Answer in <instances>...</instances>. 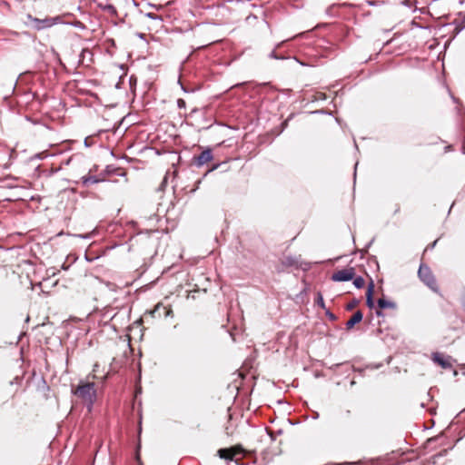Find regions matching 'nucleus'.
Here are the masks:
<instances>
[{"mask_svg": "<svg viewBox=\"0 0 465 465\" xmlns=\"http://www.w3.org/2000/svg\"><path fill=\"white\" fill-rule=\"evenodd\" d=\"M73 393L86 402L91 408L96 399V390L94 382H80L78 386L73 390Z\"/></svg>", "mask_w": 465, "mask_h": 465, "instance_id": "nucleus-1", "label": "nucleus"}, {"mask_svg": "<svg viewBox=\"0 0 465 465\" xmlns=\"http://www.w3.org/2000/svg\"><path fill=\"white\" fill-rule=\"evenodd\" d=\"M98 368V364L94 365V371H96V369Z\"/></svg>", "mask_w": 465, "mask_h": 465, "instance_id": "nucleus-32", "label": "nucleus"}, {"mask_svg": "<svg viewBox=\"0 0 465 465\" xmlns=\"http://www.w3.org/2000/svg\"><path fill=\"white\" fill-rule=\"evenodd\" d=\"M284 42H285V41H282V42L278 43V44L275 45V49H273V50L269 54V55H268L271 59H276V60H282V59H285V57H284V56H282V55H279V54L276 53V49L281 48V47L283 45Z\"/></svg>", "mask_w": 465, "mask_h": 465, "instance_id": "nucleus-12", "label": "nucleus"}, {"mask_svg": "<svg viewBox=\"0 0 465 465\" xmlns=\"http://www.w3.org/2000/svg\"><path fill=\"white\" fill-rule=\"evenodd\" d=\"M242 450H243L241 446H236L229 449L223 448L218 450V455L221 459L231 460L233 459L235 455H237L238 453H242Z\"/></svg>", "mask_w": 465, "mask_h": 465, "instance_id": "nucleus-5", "label": "nucleus"}, {"mask_svg": "<svg viewBox=\"0 0 465 465\" xmlns=\"http://www.w3.org/2000/svg\"><path fill=\"white\" fill-rule=\"evenodd\" d=\"M377 305L380 308V310L376 311V315L379 317L383 316V312H381V310H383V309H393L394 310L397 308V305L394 302L388 301L384 298L378 299Z\"/></svg>", "mask_w": 465, "mask_h": 465, "instance_id": "nucleus-6", "label": "nucleus"}, {"mask_svg": "<svg viewBox=\"0 0 465 465\" xmlns=\"http://www.w3.org/2000/svg\"><path fill=\"white\" fill-rule=\"evenodd\" d=\"M373 292H374V282L371 281L367 287L366 292V304L370 309L374 307V300H373Z\"/></svg>", "mask_w": 465, "mask_h": 465, "instance_id": "nucleus-9", "label": "nucleus"}, {"mask_svg": "<svg viewBox=\"0 0 465 465\" xmlns=\"http://www.w3.org/2000/svg\"><path fill=\"white\" fill-rule=\"evenodd\" d=\"M252 19L255 20V19H257V16H256V15H248V16L246 17V21H247L248 23H251V20H252Z\"/></svg>", "mask_w": 465, "mask_h": 465, "instance_id": "nucleus-23", "label": "nucleus"}, {"mask_svg": "<svg viewBox=\"0 0 465 465\" xmlns=\"http://www.w3.org/2000/svg\"><path fill=\"white\" fill-rule=\"evenodd\" d=\"M264 24L266 25V26L271 29V26H270V24L267 22V21H264ZM272 32V30H270Z\"/></svg>", "mask_w": 465, "mask_h": 465, "instance_id": "nucleus-29", "label": "nucleus"}, {"mask_svg": "<svg viewBox=\"0 0 465 465\" xmlns=\"http://www.w3.org/2000/svg\"><path fill=\"white\" fill-rule=\"evenodd\" d=\"M418 276L430 289L434 292L438 291L437 282L429 266L421 263L418 271Z\"/></svg>", "mask_w": 465, "mask_h": 465, "instance_id": "nucleus-2", "label": "nucleus"}, {"mask_svg": "<svg viewBox=\"0 0 465 465\" xmlns=\"http://www.w3.org/2000/svg\"><path fill=\"white\" fill-rule=\"evenodd\" d=\"M160 304L156 305L154 310L152 312L153 315L154 316V313L160 309Z\"/></svg>", "mask_w": 465, "mask_h": 465, "instance_id": "nucleus-26", "label": "nucleus"}, {"mask_svg": "<svg viewBox=\"0 0 465 465\" xmlns=\"http://www.w3.org/2000/svg\"><path fill=\"white\" fill-rule=\"evenodd\" d=\"M167 179H168V178H167V176L165 175V176H164V178L163 179V181H162V183H161L160 186H159V191H163V190H164V188H165V186H166V184H167Z\"/></svg>", "mask_w": 465, "mask_h": 465, "instance_id": "nucleus-19", "label": "nucleus"}, {"mask_svg": "<svg viewBox=\"0 0 465 465\" xmlns=\"http://www.w3.org/2000/svg\"><path fill=\"white\" fill-rule=\"evenodd\" d=\"M353 464H358V465H377V460H359L357 462H354Z\"/></svg>", "mask_w": 465, "mask_h": 465, "instance_id": "nucleus-15", "label": "nucleus"}, {"mask_svg": "<svg viewBox=\"0 0 465 465\" xmlns=\"http://www.w3.org/2000/svg\"><path fill=\"white\" fill-rule=\"evenodd\" d=\"M32 19L35 22V27L37 30H42V29L53 26V21L49 20L48 17L45 19H38V18H32Z\"/></svg>", "mask_w": 465, "mask_h": 465, "instance_id": "nucleus-11", "label": "nucleus"}, {"mask_svg": "<svg viewBox=\"0 0 465 465\" xmlns=\"http://www.w3.org/2000/svg\"><path fill=\"white\" fill-rule=\"evenodd\" d=\"M351 385H354V384H355V381H351Z\"/></svg>", "mask_w": 465, "mask_h": 465, "instance_id": "nucleus-35", "label": "nucleus"}, {"mask_svg": "<svg viewBox=\"0 0 465 465\" xmlns=\"http://www.w3.org/2000/svg\"><path fill=\"white\" fill-rule=\"evenodd\" d=\"M103 181H104V179H101L96 175H91V174L82 176L80 179V183L84 187H89L92 184H95V183H98Z\"/></svg>", "mask_w": 465, "mask_h": 465, "instance_id": "nucleus-8", "label": "nucleus"}, {"mask_svg": "<svg viewBox=\"0 0 465 465\" xmlns=\"http://www.w3.org/2000/svg\"><path fill=\"white\" fill-rule=\"evenodd\" d=\"M72 25L74 27L82 29V30L85 28V25L79 20L74 21Z\"/></svg>", "mask_w": 465, "mask_h": 465, "instance_id": "nucleus-17", "label": "nucleus"}, {"mask_svg": "<svg viewBox=\"0 0 465 465\" xmlns=\"http://www.w3.org/2000/svg\"><path fill=\"white\" fill-rule=\"evenodd\" d=\"M319 418V413L317 411H313L312 412V419H318Z\"/></svg>", "mask_w": 465, "mask_h": 465, "instance_id": "nucleus-27", "label": "nucleus"}, {"mask_svg": "<svg viewBox=\"0 0 465 465\" xmlns=\"http://www.w3.org/2000/svg\"><path fill=\"white\" fill-rule=\"evenodd\" d=\"M315 303H316L318 306H320L321 308L325 309L324 300H323L322 294L320 292H317V296H316Z\"/></svg>", "mask_w": 465, "mask_h": 465, "instance_id": "nucleus-14", "label": "nucleus"}, {"mask_svg": "<svg viewBox=\"0 0 465 465\" xmlns=\"http://www.w3.org/2000/svg\"><path fill=\"white\" fill-rule=\"evenodd\" d=\"M352 280H353V285L357 289H361L365 284V281L361 276L353 277Z\"/></svg>", "mask_w": 465, "mask_h": 465, "instance_id": "nucleus-13", "label": "nucleus"}, {"mask_svg": "<svg viewBox=\"0 0 465 465\" xmlns=\"http://www.w3.org/2000/svg\"><path fill=\"white\" fill-rule=\"evenodd\" d=\"M358 304V300L354 299L352 300L351 302H349L347 305H346V310L348 311H351L355 308V306Z\"/></svg>", "mask_w": 465, "mask_h": 465, "instance_id": "nucleus-16", "label": "nucleus"}, {"mask_svg": "<svg viewBox=\"0 0 465 465\" xmlns=\"http://www.w3.org/2000/svg\"><path fill=\"white\" fill-rule=\"evenodd\" d=\"M436 243H437V240H436V241H434L430 245H429V246L427 247V249H429V248H430V249H433V248L435 247Z\"/></svg>", "mask_w": 465, "mask_h": 465, "instance_id": "nucleus-25", "label": "nucleus"}, {"mask_svg": "<svg viewBox=\"0 0 465 465\" xmlns=\"http://www.w3.org/2000/svg\"><path fill=\"white\" fill-rule=\"evenodd\" d=\"M355 276V269L352 267L342 269L334 272L331 279L333 282H348Z\"/></svg>", "mask_w": 465, "mask_h": 465, "instance_id": "nucleus-3", "label": "nucleus"}, {"mask_svg": "<svg viewBox=\"0 0 465 465\" xmlns=\"http://www.w3.org/2000/svg\"><path fill=\"white\" fill-rule=\"evenodd\" d=\"M462 302V306H463V308L465 310V296L462 298V302Z\"/></svg>", "mask_w": 465, "mask_h": 465, "instance_id": "nucleus-30", "label": "nucleus"}, {"mask_svg": "<svg viewBox=\"0 0 465 465\" xmlns=\"http://www.w3.org/2000/svg\"><path fill=\"white\" fill-rule=\"evenodd\" d=\"M326 316L329 318V320L334 322L337 320V317L335 316V314H333L331 312H330L329 310H326Z\"/></svg>", "mask_w": 465, "mask_h": 465, "instance_id": "nucleus-18", "label": "nucleus"}, {"mask_svg": "<svg viewBox=\"0 0 465 465\" xmlns=\"http://www.w3.org/2000/svg\"><path fill=\"white\" fill-rule=\"evenodd\" d=\"M84 144H85L86 146H88L87 139H85V140H84Z\"/></svg>", "mask_w": 465, "mask_h": 465, "instance_id": "nucleus-34", "label": "nucleus"}, {"mask_svg": "<svg viewBox=\"0 0 465 465\" xmlns=\"http://www.w3.org/2000/svg\"><path fill=\"white\" fill-rule=\"evenodd\" d=\"M37 158L41 159V160L46 158V152H42V153H38Z\"/></svg>", "mask_w": 465, "mask_h": 465, "instance_id": "nucleus-22", "label": "nucleus"}, {"mask_svg": "<svg viewBox=\"0 0 465 465\" xmlns=\"http://www.w3.org/2000/svg\"><path fill=\"white\" fill-rule=\"evenodd\" d=\"M181 86H182V89L183 90L184 93H188L189 92V90L186 87H184L182 84H181Z\"/></svg>", "mask_w": 465, "mask_h": 465, "instance_id": "nucleus-28", "label": "nucleus"}, {"mask_svg": "<svg viewBox=\"0 0 465 465\" xmlns=\"http://www.w3.org/2000/svg\"><path fill=\"white\" fill-rule=\"evenodd\" d=\"M147 15L151 18H154V15L153 14H148Z\"/></svg>", "mask_w": 465, "mask_h": 465, "instance_id": "nucleus-31", "label": "nucleus"}, {"mask_svg": "<svg viewBox=\"0 0 465 465\" xmlns=\"http://www.w3.org/2000/svg\"><path fill=\"white\" fill-rule=\"evenodd\" d=\"M177 106L180 108V109H183V108H185L186 107V103L183 99H178L177 100Z\"/></svg>", "mask_w": 465, "mask_h": 465, "instance_id": "nucleus-20", "label": "nucleus"}, {"mask_svg": "<svg viewBox=\"0 0 465 465\" xmlns=\"http://www.w3.org/2000/svg\"><path fill=\"white\" fill-rule=\"evenodd\" d=\"M49 20L53 21V25L61 23V16L48 17Z\"/></svg>", "mask_w": 465, "mask_h": 465, "instance_id": "nucleus-21", "label": "nucleus"}, {"mask_svg": "<svg viewBox=\"0 0 465 465\" xmlns=\"http://www.w3.org/2000/svg\"><path fill=\"white\" fill-rule=\"evenodd\" d=\"M85 52H88V50H87V49L83 50V52H82V55H84V54Z\"/></svg>", "mask_w": 465, "mask_h": 465, "instance_id": "nucleus-33", "label": "nucleus"}, {"mask_svg": "<svg viewBox=\"0 0 465 465\" xmlns=\"http://www.w3.org/2000/svg\"><path fill=\"white\" fill-rule=\"evenodd\" d=\"M432 360L434 362H436L437 364H439L440 367H442L443 369H449L451 367V363L450 361V359L449 358H446L444 357L441 353L440 352H435L433 353L432 355Z\"/></svg>", "mask_w": 465, "mask_h": 465, "instance_id": "nucleus-7", "label": "nucleus"}, {"mask_svg": "<svg viewBox=\"0 0 465 465\" xmlns=\"http://www.w3.org/2000/svg\"><path fill=\"white\" fill-rule=\"evenodd\" d=\"M363 314L361 311H357L351 319L346 322V329L351 330L356 325L357 323L361 322L362 321Z\"/></svg>", "mask_w": 465, "mask_h": 465, "instance_id": "nucleus-10", "label": "nucleus"}, {"mask_svg": "<svg viewBox=\"0 0 465 465\" xmlns=\"http://www.w3.org/2000/svg\"><path fill=\"white\" fill-rule=\"evenodd\" d=\"M21 380H22V378H20V377L16 376V377L14 379V381H11V384H14L15 382V383H18V382H20V381H21Z\"/></svg>", "mask_w": 465, "mask_h": 465, "instance_id": "nucleus-24", "label": "nucleus"}, {"mask_svg": "<svg viewBox=\"0 0 465 465\" xmlns=\"http://www.w3.org/2000/svg\"><path fill=\"white\" fill-rule=\"evenodd\" d=\"M213 160V152L211 148H206L199 155L193 156V163L197 167H202Z\"/></svg>", "mask_w": 465, "mask_h": 465, "instance_id": "nucleus-4", "label": "nucleus"}]
</instances>
